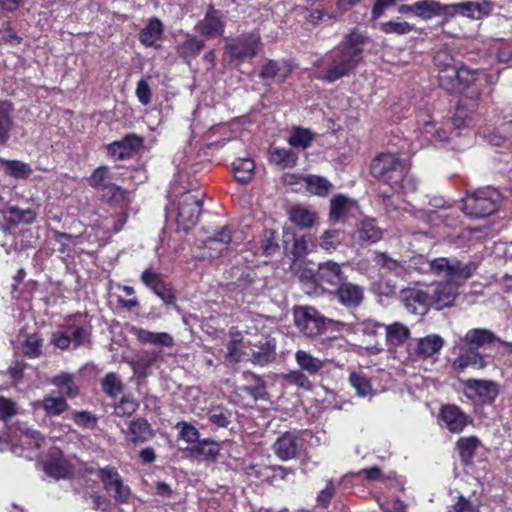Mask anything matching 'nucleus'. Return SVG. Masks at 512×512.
Here are the masks:
<instances>
[{"label":"nucleus","mask_w":512,"mask_h":512,"mask_svg":"<svg viewBox=\"0 0 512 512\" xmlns=\"http://www.w3.org/2000/svg\"><path fill=\"white\" fill-rule=\"evenodd\" d=\"M91 185L95 188H104L113 192L111 200L124 198L125 191H123L119 187L110 185L109 172L106 167H99L94 171V173L91 176Z\"/></svg>","instance_id":"nucleus-32"},{"label":"nucleus","mask_w":512,"mask_h":512,"mask_svg":"<svg viewBox=\"0 0 512 512\" xmlns=\"http://www.w3.org/2000/svg\"><path fill=\"white\" fill-rule=\"evenodd\" d=\"M202 208L200 192H185L177 203L176 222L179 229L188 231L193 228L197 222Z\"/></svg>","instance_id":"nucleus-7"},{"label":"nucleus","mask_w":512,"mask_h":512,"mask_svg":"<svg viewBox=\"0 0 512 512\" xmlns=\"http://www.w3.org/2000/svg\"><path fill=\"white\" fill-rule=\"evenodd\" d=\"M343 241V234L339 230H326L320 237L319 245L326 251H334Z\"/></svg>","instance_id":"nucleus-53"},{"label":"nucleus","mask_w":512,"mask_h":512,"mask_svg":"<svg viewBox=\"0 0 512 512\" xmlns=\"http://www.w3.org/2000/svg\"><path fill=\"white\" fill-rule=\"evenodd\" d=\"M365 40L362 33L353 31L346 36L343 43L332 50L326 58L321 60L327 64V70L316 77L328 83H333L338 79L347 76L359 63L362 55L360 47Z\"/></svg>","instance_id":"nucleus-3"},{"label":"nucleus","mask_w":512,"mask_h":512,"mask_svg":"<svg viewBox=\"0 0 512 512\" xmlns=\"http://www.w3.org/2000/svg\"><path fill=\"white\" fill-rule=\"evenodd\" d=\"M443 345L442 337L436 334L428 335L417 340L415 354L420 358H429L439 353Z\"/></svg>","instance_id":"nucleus-29"},{"label":"nucleus","mask_w":512,"mask_h":512,"mask_svg":"<svg viewBox=\"0 0 512 512\" xmlns=\"http://www.w3.org/2000/svg\"><path fill=\"white\" fill-rule=\"evenodd\" d=\"M375 500L384 512H407V506L397 497L376 495Z\"/></svg>","instance_id":"nucleus-51"},{"label":"nucleus","mask_w":512,"mask_h":512,"mask_svg":"<svg viewBox=\"0 0 512 512\" xmlns=\"http://www.w3.org/2000/svg\"><path fill=\"white\" fill-rule=\"evenodd\" d=\"M354 209H356V203L353 200L338 195L331 200L330 218L333 221H340Z\"/></svg>","instance_id":"nucleus-36"},{"label":"nucleus","mask_w":512,"mask_h":512,"mask_svg":"<svg viewBox=\"0 0 512 512\" xmlns=\"http://www.w3.org/2000/svg\"><path fill=\"white\" fill-rule=\"evenodd\" d=\"M260 47V36L256 33L243 34L225 46V53L233 63H241L254 57Z\"/></svg>","instance_id":"nucleus-8"},{"label":"nucleus","mask_w":512,"mask_h":512,"mask_svg":"<svg viewBox=\"0 0 512 512\" xmlns=\"http://www.w3.org/2000/svg\"><path fill=\"white\" fill-rule=\"evenodd\" d=\"M463 341L472 349L493 345L498 342L505 346L507 351L512 354V343L500 340L491 330L485 328H473L467 331Z\"/></svg>","instance_id":"nucleus-15"},{"label":"nucleus","mask_w":512,"mask_h":512,"mask_svg":"<svg viewBox=\"0 0 512 512\" xmlns=\"http://www.w3.org/2000/svg\"><path fill=\"white\" fill-rule=\"evenodd\" d=\"M304 182L307 190L317 196H326L332 188V184L327 179L317 175L305 177Z\"/></svg>","instance_id":"nucleus-44"},{"label":"nucleus","mask_w":512,"mask_h":512,"mask_svg":"<svg viewBox=\"0 0 512 512\" xmlns=\"http://www.w3.org/2000/svg\"><path fill=\"white\" fill-rule=\"evenodd\" d=\"M83 315L77 313L70 315L64 320V327L71 332V340L74 348H78L89 342L90 339V327L87 325H78L77 320L82 318Z\"/></svg>","instance_id":"nucleus-23"},{"label":"nucleus","mask_w":512,"mask_h":512,"mask_svg":"<svg viewBox=\"0 0 512 512\" xmlns=\"http://www.w3.org/2000/svg\"><path fill=\"white\" fill-rule=\"evenodd\" d=\"M179 430V435L181 439L186 441L187 443H195L199 439V431L193 425L187 422H179L177 424Z\"/></svg>","instance_id":"nucleus-62"},{"label":"nucleus","mask_w":512,"mask_h":512,"mask_svg":"<svg viewBox=\"0 0 512 512\" xmlns=\"http://www.w3.org/2000/svg\"><path fill=\"white\" fill-rule=\"evenodd\" d=\"M380 30L386 34L405 35L413 30V26L400 18H396L380 23Z\"/></svg>","instance_id":"nucleus-49"},{"label":"nucleus","mask_w":512,"mask_h":512,"mask_svg":"<svg viewBox=\"0 0 512 512\" xmlns=\"http://www.w3.org/2000/svg\"><path fill=\"white\" fill-rule=\"evenodd\" d=\"M255 164L250 158H239L233 163L235 179L240 183H247L254 173Z\"/></svg>","instance_id":"nucleus-42"},{"label":"nucleus","mask_w":512,"mask_h":512,"mask_svg":"<svg viewBox=\"0 0 512 512\" xmlns=\"http://www.w3.org/2000/svg\"><path fill=\"white\" fill-rule=\"evenodd\" d=\"M297 328L307 336H316L325 329L326 319L313 307H298L294 310Z\"/></svg>","instance_id":"nucleus-9"},{"label":"nucleus","mask_w":512,"mask_h":512,"mask_svg":"<svg viewBox=\"0 0 512 512\" xmlns=\"http://www.w3.org/2000/svg\"><path fill=\"white\" fill-rule=\"evenodd\" d=\"M303 446V440L297 432L288 431L277 438L273 451L278 458L288 461L297 457Z\"/></svg>","instance_id":"nucleus-13"},{"label":"nucleus","mask_w":512,"mask_h":512,"mask_svg":"<svg viewBox=\"0 0 512 512\" xmlns=\"http://www.w3.org/2000/svg\"><path fill=\"white\" fill-rule=\"evenodd\" d=\"M295 360L300 369L311 376L318 375L326 364L325 360L314 357L311 353L304 350H298L295 353Z\"/></svg>","instance_id":"nucleus-30"},{"label":"nucleus","mask_w":512,"mask_h":512,"mask_svg":"<svg viewBox=\"0 0 512 512\" xmlns=\"http://www.w3.org/2000/svg\"><path fill=\"white\" fill-rule=\"evenodd\" d=\"M242 354L241 337L239 334L233 335L227 346V358L231 362H239Z\"/></svg>","instance_id":"nucleus-61"},{"label":"nucleus","mask_w":512,"mask_h":512,"mask_svg":"<svg viewBox=\"0 0 512 512\" xmlns=\"http://www.w3.org/2000/svg\"><path fill=\"white\" fill-rule=\"evenodd\" d=\"M293 66L288 61L269 60L262 68L260 77L273 83H282L292 73Z\"/></svg>","instance_id":"nucleus-19"},{"label":"nucleus","mask_w":512,"mask_h":512,"mask_svg":"<svg viewBox=\"0 0 512 512\" xmlns=\"http://www.w3.org/2000/svg\"><path fill=\"white\" fill-rule=\"evenodd\" d=\"M74 422L83 428L92 429L97 424V417L88 411H78L73 415Z\"/></svg>","instance_id":"nucleus-64"},{"label":"nucleus","mask_w":512,"mask_h":512,"mask_svg":"<svg viewBox=\"0 0 512 512\" xmlns=\"http://www.w3.org/2000/svg\"><path fill=\"white\" fill-rule=\"evenodd\" d=\"M13 433V437L8 434L0 436V443L5 444L0 450L9 448L14 454L28 460L42 461L45 472L54 478H65L71 473V466L62 452L56 447H50L49 440L41 437L37 431L19 425Z\"/></svg>","instance_id":"nucleus-1"},{"label":"nucleus","mask_w":512,"mask_h":512,"mask_svg":"<svg viewBox=\"0 0 512 512\" xmlns=\"http://www.w3.org/2000/svg\"><path fill=\"white\" fill-rule=\"evenodd\" d=\"M5 166V172L17 179H25L32 173L31 167L22 161L18 160H1Z\"/></svg>","instance_id":"nucleus-47"},{"label":"nucleus","mask_w":512,"mask_h":512,"mask_svg":"<svg viewBox=\"0 0 512 512\" xmlns=\"http://www.w3.org/2000/svg\"><path fill=\"white\" fill-rule=\"evenodd\" d=\"M4 200H5V197L0 196V212L4 216H6L7 212L9 211L10 217L13 221H19V222H24V223H31L34 221L35 213L32 210H30V209L22 210L17 207H9L7 209L4 204Z\"/></svg>","instance_id":"nucleus-46"},{"label":"nucleus","mask_w":512,"mask_h":512,"mask_svg":"<svg viewBox=\"0 0 512 512\" xmlns=\"http://www.w3.org/2000/svg\"><path fill=\"white\" fill-rule=\"evenodd\" d=\"M12 106L7 101H0V145H3L9 139V133L12 127L11 119Z\"/></svg>","instance_id":"nucleus-43"},{"label":"nucleus","mask_w":512,"mask_h":512,"mask_svg":"<svg viewBox=\"0 0 512 512\" xmlns=\"http://www.w3.org/2000/svg\"><path fill=\"white\" fill-rule=\"evenodd\" d=\"M400 298L408 312L424 315L431 306L430 287L413 286L402 289Z\"/></svg>","instance_id":"nucleus-10"},{"label":"nucleus","mask_w":512,"mask_h":512,"mask_svg":"<svg viewBox=\"0 0 512 512\" xmlns=\"http://www.w3.org/2000/svg\"><path fill=\"white\" fill-rule=\"evenodd\" d=\"M440 418L447 429L453 433H460L468 424V417L455 405L444 406Z\"/></svg>","instance_id":"nucleus-21"},{"label":"nucleus","mask_w":512,"mask_h":512,"mask_svg":"<svg viewBox=\"0 0 512 512\" xmlns=\"http://www.w3.org/2000/svg\"><path fill=\"white\" fill-rule=\"evenodd\" d=\"M446 11H448V16L451 17L456 14H461L472 19H480L482 16L490 13L491 5L486 1H469L465 3L447 4Z\"/></svg>","instance_id":"nucleus-17"},{"label":"nucleus","mask_w":512,"mask_h":512,"mask_svg":"<svg viewBox=\"0 0 512 512\" xmlns=\"http://www.w3.org/2000/svg\"><path fill=\"white\" fill-rule=\"evenodd\" d=\"M419 125L421 126L422 135L424 137L422 144L426 141L429 142H445L448 140L446 131L435 128L431 117L427 114H422L419 119Z\"/></svg>","instance_id":"nucleus-31"},{"label":"nucleus","mask_w":512,"mask_h":512,"mask_svg":"<svg viewBox=\"0 0 512 512\" xmlns=\"http://www.w3.org/2000/svg\"><path fill=\"white\" fill-rule=\"evenodd\" d=\"M340 15L341 14L339 13V11L337 9L332 12H328V11L321 10V9H315V10H312L309 12V14L307 15V19L311 23L317 25V24L328 22L329 20H332V19H336Z\"/></svg>","instance_id":"nucleus-59"},{"label":"nucleus","mask_w":512,"mask_h":512,"mask_svg":"<svg viewBox=\"0 0 512 512\" xmlns=\"http://www.w3.org/2000/svg\"><path fill=\"white\" fill-rule=\"evenodd\" d=\"M460 285L457 283L438 282L435 286H429L431 306L436 310L452 306L459 294Z\"/></svg>","instance_id":"nucleus-14"},{"label":"nucleus","mask_w":512,"mask_h":512,"mask_svg":"<svg viewBox=\"0 0 512 512\" xmlns=\"http://www.w3.org/2000/svg\"><path fill=\"white\" fill-rule=\"evenodd\" d=\"M290 220L300 228H310L316 223V212L304 207L294 206L290 211Z\"/></svg>","instance_id":"nucleus-37"},{"label":"nucleus","mask_w":512,"mask_h":512,"mask_svg":"<svg viewBox=\"0 0 512 512\" xmlns=\"http://www.w3.org/2000/svg\"><path fill=\"white\" fill-rule=\"evenodd\" d=\"M99 478L104 484L105 489L116 501L126 502L130 489L123 483V480L115 468L105 467L99 470Z\"/></svg>","instance_id":"nucleus-12"},{"label":"nucleus","mask_w":512,"mask_h":512,"mask_svg":"<svg viewBox=\"0 0 512 512\" xmlns=\"http://www.w3.org/2000/svg\"><path fill=\"white\" fill-rule=\"evenodd\" d=\"M314 140V134L306 128L294 127L288 138L291 147L297 149H307Z\"/></svg>","instance_id":"nucleus-41"},{"label":"nucleus","mask_w":512,"mask_h":512,"mask_svg":"<svg viewBox=\"0 0 512 512\" xmlns=\"http://www.w3.org/2000/svg\"><path fill=\"white\" fill-rule=\"evenodd\" d=\"M465 395L481 403H490L498 395V386L488 380L468 379L464 382Z\"/></svg>","instance_id":"nucleus-11"},{"label":"nucleus","mask_w":512,"mask_h":512,"mask_svg":"<svg viewBox=\"0 0 512 512\" xmlns=\"http://www.w3.org/2000/svg\"><path fill=\"white\" fill-rule=\"evenodd\" d=\"M191 452L193 455L204 459H214L218 455L219 449L215 442L204 439L193 446Z\"/></svg>","instance_id":"nucleus-50"},{"label":"nucleus","mask_w":512,"mask_h":512,"mask_svg":"<svg viewBox=\"0 0 512 512\" xmlns=\"http://www.w3.org/2000/svg\"><path fill=\"white\" fill-rule=\"evenodd\" d=\"M486 365L485 358L476 351H468L458 356L453 362V367L458 371H463L467 367L482 369Z\"/></svg>","instance_id":"nucleus-40"},{"label":"nucleus","mask_w":512,"mask_h":512,"mask_svg":"<svg viewBox=\"0 0 512 512\" xmlns=\"http://www.w3.org/2000/svg\"><path fill=\"white\" fill-rule=\"evenodd\" d=\"M196 29L206 38L222 35L224 24L220 13L213 9L208 11L205 18L197 24Z\"/></svg>","instance_id":"nucleus-26"},{"label":"nucleus","mask_w":512,"mask_h":512,"mask_svg":"<svg viewBox=\"0 0 512 512\" xmlns=\"http://www.w3.org/2000/svg\"><path fill=\"white\" fill-rule=\"evenodd\" d=\"M132 331L137 340L142 344L165 348H171L174 346V338L167 332H152L136 327H134Z\"/></svg>","instance_id":"nucleus-22"},{"label":"nucleus","mask_w":512,"mask_h":512,"mask_svg":"<svg viewBox=\"0 0 512 512\" xmlns=\"http://www.w3.org/2000/svg\"><path fill=\"white\" fill-rule=\"evenodd\" d=\"M461 458L464 461H468L474 454L478 440L474 437L461 438L457 442Z\"/></svg>","instance_id":"nucleus-57"},{"label":"nucleus","mask_w":512,"mask_h":512,"mask_svg":"<svg viewBox=\"0 0 512 512\" xmlns=\"http://www.w3.org/2000/svg\"><path fill=\"white\" fill-rule=\"evenodd\" d=\"M438 67V81L441 88L449 93L467 91L468 98H477L480 95V85L485 75L470 70L465 66L458 67L446 52H438L434 57Z\"/></svg>","instance_id":"nucleus-2"},{"label":"nucleus","mask_w":512,"mask_h":512,"mask_svg":"<svg viewBox=\"0 0 512 512\" xmlns=\"http://www.w3.org/2000/svg\"><path fill=\"white\" fill-rule=\"evenodd\" d=\"M316 279L324 288L336 289L345 280V275L338 263L327 261L319 264Z\"/></svg>","instance_id":"nucleus-16"},{"label":"nucleus","mask_w":512,"mask_h":512,"mask_svg":"<svg viewBox=\"0 0 512 512\" xmlns=\"http://www.w3.org/2000/svg\"><path fill=\"white\" fill-rule=\"evenodd\" d=\"M501 200L502 196L497 189L480 188L462 200L461 210L470 217H486L498 209Z\"/></svg>","instance_id":"nucleus-5"},{"label":"nucleus","mask_w":512,"mask_h":512,"mask_svg":"<svg viewBox=\"0 0 512 512\" xmlns=\"http://www.w3.org/2000/svg\"><path fill=\"white\" fill-rule=\"evenodd\" d=\"M407 170L408 165L392 153H382L371 163L372 175L390 185H396Z\"/></svg>","instance_id":"nucleus-6"},{"label":"nucleus","mask_w":512,"mask_h":512,"mask_svg":"<svg viewBox=\"0 0 512 512\" xmlns=\"http://www.w3.org/2000/svg\"><path fill=\"white\" fill-rule=\"evenodd\" d=\"M373 261L381 266L382 268L391 271V272H397L399 269L402 268V264L400 261L391 258L386 253L375 251L374 253Z\"/></svg>","instance_id":"nucleus-56"},{"label":"nucleus","mask_w":512,"mask_h":512,"mask_svg":"<svg viewBox=\"0 0 512 512\" xmlns=\"http://www.w3.org/2000/svg\"><path fill=\"white\" fill-rule=\"evenodd\" d=\"M209 421L217 427L226 428L231 423V413L223 408H215L209 412Z\"/></svg>","instance_id":"nucleus-58"},{"label":"nucleus","mask_w":512,"mask_h":512,"mask_svg":"<svg viewBox=\"0 0 512 512\" xmlns=\"http://www.w3.org/2000/svg\"><path fill=\"white\" fill-rule=\"evenodd\" d=\"M129 434L134 443L146 442L153 437V430L147 420L138 418L130 422Z\"/></svg>","instance_id":"nucleus-39"},{"label":"nucleus","mask_w":512,"mask_h":512,"mask_svg":"<svg viewBox=\"0 0 512 512\" xmlns=\"http://www.w3.org/2000/svg\"><path fill=\"white\" fill-rule=\"evenodd\" d=\"M163 30L164 27L162 22L158 18H152L141 30L139 40L143 45L152 47L160 39L163 34Z\"/></svg>","instance_id":"nucleus-34"},{"label":"nucleus","mask_w":512,"mask_h":512,"mask_svg":"<svg viewBox=\"0 0 512 512\" xmlns=\"http://www.w3.org/2000/svg\"><path fill=\"white\" fill-rule=\"evenodd\" d=\"M51 383L64 396L73 398L78 394L79 388L73 374L63 372L53 377Z\"/></svg>","instance_id":"nucleus-38"},{"label":"nucleus","mask_w":512,"mask_h":512,"mask_svg":"<svg viewBox=\"0 0 512 512\" xmlns=\"http://www.w3.org/2000/svg\"><path fill=\"white\" fill-rule=\"evenodd\" d=\"M102 389L110 397L115 398L123 391V384L115 373H108L102 380Z\"/></svg>","instance_id":"nucleus-52"},{"label":"nucleus","mask_w":512,"mask_h":512,"mask_svg":"<svg viewBox=\"0 0 512 512\" xmlns=\"http://www.w3.org/2000/svg\"><path fill=\"white\" fill-rule=\"evenodd\" d=\"M476 270L472 262L463 263L455 258L438 257L425 263L421 268L423 273H431L435 277L443 278L446 283L462 284L469 279Z\"/></svg>","instance_id":"nucleus-4"},{"label":"nucleus","mask_w":512,"mask_h":512,"mask_svg":"<svg viewBox=\"0 0 512 512\" xmlns=\"http://www.w3.org/2000/svg\"><path fill=\"white\" fill-rule=\"evenodd\" d=\"M268 154L270 162L281 169L294 167L298 160V155L289 148L273 147Z\"/></svg>","instance_id":"nucleus-33"},{"label":"nucleus","mask_w":512,"mask_h":512,"mask_svg":"<svg viewBox=\"0 0 512 512\" xmlns=\"http://www.w3.org/2000/svg\"><path fill=\"white\" fill-rule=\"evenodd\" d=\"M339 302L346 307H357L361 304L364 292L363 289L353 283L346 282V279L335 289Z\"/></svg>","instance_id":"nucleus-20"},{"label":"nucleus","mask_w":512,"mask_h":512,"mask_svg":"<svg viewBox=\"0 0 512 512\" xmlns=\"http://www.w3.org/2000/svg\"><path fill=\"white\" fill-rule=\"evenodd\" d=\"M275 341L269 337L262 336L261 339L252 345L251 361L260 366L271 363L276 356Z\"/></svg>","instance_id":"nucleus-18"},{"label":"nucleus","mask_w":512,"mask_h":512,"mask_svg":"<svg viewBox=\"0 0 512 512\" xmlns=\"http://www.w3.org/2000/svg\"><path fill=\"white\" fill-rule=\"evenodd\" d=\"M233 242L231 231L228 227L222 228L214 236L205 242V248L209 250L208 257L216 258L222 254L230 243Z\"/></svg>","instance_id":"nucleus-27"},{"label":"nucleus","mask_w":512,"mask_h":512,"mask_svg":"<svg viewBox=\"0 0 512 512\" xmlns=\"http://www.w3.org/2000/svg\"><path fill=\"white\" fill-rule=\"evenodd\" d=\"M44 410L50 415H60L67 409V402L63 396H46L42 400Z\"/></svg>","instance_id":"nucleus-54"},{"label":"nucleus","mask_w":512,"mask_h":512,"mask_svg":"<svg viewBox=\"0 0 512 512\" xmlns=\"http://www.w3.org/2000/svg\"><path fill=\"white\" fill-rule=\"evenodd\" d=\"M138 407V403L129 397H123L119 403L115 405L114 413L119 417L132 415Z\"/></svg>","instance_id":"nucleus-60"},{"label":"nucleus","mask_w":512,"mask_h":512,"mask_svg":"<svg viewBox=\"0 0 512 512\" xmlns=\"http://www.w3.org/2000/svg\"><path fill=\"white\" fill-rule=\"evenodd\" d=\"M465 103L464 100H461L459 106L456 109V112L452 118V124L455 129H462L470 127L473 123V116L471 113H468L464 108Z\"/></svg>","instance_id":"nucleus-55"},{"label":"nucleus","mask_w":512,"mask_h":512,"mask_svg":"<svg viewBox=\"0 0 512 512\" xmlns=\"http://www.w3.org/2000/svg\"><path fill=\"white\" fill-rule=\"evenodd\" d=\"M358 478L365 479L367 481H378L387 482L390 489L404 490L405 481L402 477L397 476L395 473H390L383 476L381 470L377 466L365 468L357 473Z\"/></svg>","instance_id":"nucleus-24"},{"label":"nucleus","mask_w":512,"mask_h":512,"mask_svg":"<svg viewBox=\"0 0 512 512\" xmlns=\"http://www.w3.org/2000/svg\"><path fill=\"white\" fill-rule=\"evenodd\" d=\"M359 238L362 241L375 243L382 237L381 230L375 225L373 219L364 220L359 228Z\"/></svg>","instance_id":"nucleus-48"},{"label":"nucleus","mask_w":512,"mask_h":512,"mask_svg":"<svg viewBox=\"0 0 512 512\" xmlns=\"http://www.w3.org/2000/svg\"><path fill=\"white\" fill-rule=\"evenodd\" d=\"M386 343L389 347L402 345L410 336V330L402 323L395 322L385 326Z\"/></svg>","instance_id":"nucleus-35"},{"label":"nucleus","mask_w":512,"mask_h":512,"mask_svg":"<svg viewBox=\"0 0 512 512\" xmlns=\"http://www.w3.org/2000/svg\"><path fill=\"white\" fill-rule=\"evenodd\" d=\"M41 349L42 340L37 336H29L23 345V353L30 358L39 356Z\"/></svg>","instance_id":"nucleus-63"},{"label":"nucleus","mask_w":512,"mask_h":512,"mask_svg":"<svg viewBox=\"0 0 512 512\" xmlns=\"http://www.w3.org/2000/svg\"><path fill=\"white\" fill-rule=\"evenodd\" d=\"M349 382L360 397H371L373 389L369 379L362 372H352L349 376Z\"/></svg>","instance_id":"nucleus-45"},{"label":"nucleus","mask_w":512,"mask_h":512,"mask_svg":"<svg viewBox=\"0 0 512 512\" xmlns=\"http://www.w3.org/2000/svg\"><path fill=\"white\" fill-rule=\"evenodd\" d=\"M142 144V140L134 134L127 135L120 141L108 146L109 153L117 159L129 158Z\"/></svg>","instance_id":"nucleus-25"},{"label":"nucleus","mask_w":512,"mask_h":512,"mask_svg":"<svg viewBox=\"0 0 512 512\" xmlns=\"http://www.w3.org/2000/svg\"><path fill=\"white\" fill-rule=\"evenodd\" d=\"M447 4H441L436 0H419L414 3L416 17L429 20L436 16H448Z\"/></svg>","instance_id":"nucleus-28"}]
</instances>
